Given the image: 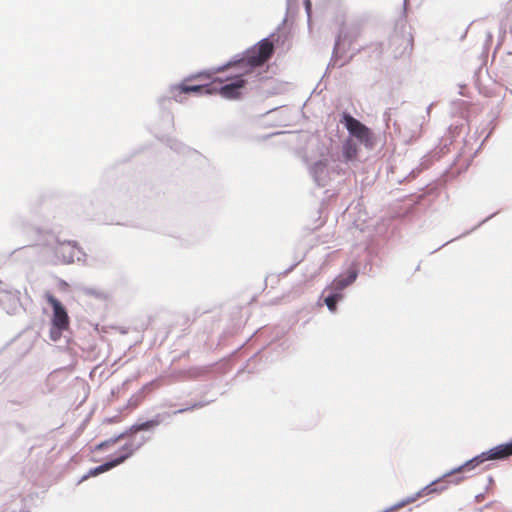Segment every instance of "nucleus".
<instances>
[{
    "label": "nucleus",
    "instance_id": "obj_20",
    "mask_svg": "<svg viewBox=\"0 0 512 512\" xmlns=\"http://www.w3.org/2000/svg\"><path fill=\"white\" fill-rule=\"evenodd\" d=\"M463 480H464V477H456L455 479L451 480L450 482H452L454 484H459Z\"/></svg>",
    "mask_w": 512,
    "mask_h": 512
},
{
    "label": "nucleus",
    "instance_id": "obj_3",
    "mask_svg": "<svg viewBox=\"0 0 512 512\" xmlns=\"http://www.w3.org/2000/svg\"><path fill=\"white\" fill-rule=\"evenodd\" d=\"M511 455H512V441L510 443L498 445V446L490 449L488 452L482 453L481 455L474 457L473 459L465 462L463 465L459 466L458 468L445 474L444 478H449L455 474H460L463 472H470L486 460L503 459V458H506Z\"/></svg>",
    "mask_w": 512,
    "mask_h": 512
},
{
    "label": "nucleus",
    "instance_id": "obj_4",
    "mask_svg": "<svg viewBox=\"0 0 512 512\" xmlns=\"http://www.w3.org/2000/svg\"><path fill=\"white\" fill-rule=\"evenodd\" d=\"M45 297L53 309L50 337L52 340L57 341L61 337L62 332L69 329L70 318L65 307L57 298L52 294H46Z\"/></svg>",
    "mask_w": 512,
    "mask_h": 512
},
{
    "label": "nucleus",
    "instance_id": "obj_19",
    "mask_svg": "<svg viewBox=\"0 0 512 512\" xmlns=\"http://www.w3.org/2000/svg\"><path fill=\"white\" fill-rule=\"evenodd\" d=\"M305 8L308 14H310L311 11V2L310 0H305Z\"/></svg>",
    "mask_w": 512,
    "mask_h": 512
},
{
    "label": "nucleus",
    "instance_id": "obj_14",
    "mask_svg": "<svg viewBox=\"0 0 512 512\" xmlns=\"http://www.w3.org/2000/svg\"><path fill=\"white\" fill-rule=\"evenodd\" d=\"M125 434L122 433V434H119L118 436L114 437V438H111L109 440H105L103 442H101L100 444L97 445V449L98 450H104V449H107L108 447L116 444L119 440H121L122 438H124Z\"/></svg>",
    "mask_w": 512,
    "mask_h": 512
},
{
    "label": "nucleus",
    "instance_id": "obj_22",
    "mask_svg": "<svg viewBox=\"0 0 512 512\" xmlns=\"http://www.w3.org/2000/svg\"><path fill=\"white\" fill-rule=\"evenodd\" d=\"M377 46L379 47L380 50L382 49V45L381 44H377Z\"/></svg>",
    "mask_w": 512,
    "mask_h": 512
},
{
    "label": "nucleus",
    "instance_id": "obj_12",
    "mask_svg": "<svg viewBox=\"0 0 512 512\" xmlns=\"http://www.w3.org/2000/svg\"><path fill=\"white\" fill-rule=\"evenodd\" d=\"M136 449L137 447L133 446V444L131 443L125 444L120 449V456L114 459L113 461H119V464L123 463L127 458H129L134 453Z\"/></svg>",
    "mask_w": 512,
    "mask_h": 512
},
{
    "label": "nucleus",
    "instance_id": "obj_5",
    "mask_svg": "<svg viewBox=\"0 0 512 512\" xmlns=\"http://www.w3.org/2000/svg\"><path fill=\"white\" fill-rule=\"evenodd\" d=\"M195 79L208 81V80L212 79V74L209 72H200L198 74H195V75H192V76L186 78L182 83H180L179 85L173 86L171 88L172 98L175 101L181 102L184 99V97H183L184 94H187L190 92L198 93V94H202V93L207 94L206 89H212V82L210 84H196V85L188 84L189 81H192Z\"/></svg>",
    "mask_w": 512,
    "mask_h": 512
},
{
    "label": "nucleus",
    "instance_id": "obj_11",
    "mask_svg": "<svg viewBox=\"0 0 512 512\" xmlns=\"http://www.w3.org/2000/svg\"><path fill=\"white\" fill-rule=\"evenodd\" d=\"M358 154V148L351 140L346 141L343 146V155L346 160H353Z\"/></svg>",
    "mask_w": 512,
    "mask_h": 512
},
{
    "label": "nucleus",
    "instance_id": "obj_15",
    "mask_svg": "<svg viewBox=\"0 0 512 512\" xmlns=\"http://www.w3.org/2000/svg\"><path fill=\"white\" fill-rule=\"evenodd\" d=\"M339 294H333L325 298V304L329 308L330 311L335 312L337 307V302L340 299Z\"/></svg>",
    "mask_w": 512,
    "mask_h": 512
},
{
    "label": "nucleus",
    "instance_id": "obj_21",
    "mask_svg": "<svg viewBox=\"0 0 512 512\" xmlns=\"http://www.w3.org/2000/svg\"><path fill=\"white\" fill-rule=\"evenodd\" d=\"M116 421H118L116 418H111V419L107 420V422H109V423L116 422Z\"/></svg>",
    "mask_w": 512,
    "mask_h": 512
},
{
    "label": "nucleus",
    "instance_id": "obj_9",
    "mask_svg": "<svg viewBox=\"0 0 512 512\" xmlns=\"http://www.w3.org/2000/svg\"><path fill=\"white\" fill-rule=\"evenodd\" d=\"M356 277H357L356 272H351L346 277L339 276L332 282V286L335 290L340 291V290L344 289L345 287H347L348 285L352 284L355 281Z\"/></svg>",
    "mask_w": 512,
    "mask_h": 512
},
{
    "label": "nucleus",
    "instance_id": "obj_18",
    "mask_svg": "<svg viewBox=\"0 0 512 512\" xmlns=\"http://www.w3.org/2000/svg\"><path fill=\"white\" fill-rule=\"evenodd\" d=\"M72 247H73V246L70 244V242H68V243H62V244H60V246H59V251L64 252V251H66L67 249H70V248H72Z\"/></svg>",
    "mask_w": 512,
    "mask_h": 512
},
{
    "label": "nucleus",
    "instance_id": "obj_2",
    "mask_svg": "<svg viewBox=\"0 0 512 512\" xmlns=\"http://www.w3.org/2000/svg\"><path fill=\"white\" fill-rule=\"evenodd\" d=\"M273 53L274 44L266 38L248 49L241 59L233 63L237 70L249 69V74H251L256 67L265 64Z\"/></svg>",
    "mask_w": 512,
    "mask_h": 512
},
{
    "label": "nucleus",
    "instance_id": "obj_6",
    "mask_svg": "<svg viewBox=\"0 0 512 512\" xmlns=\"http://www.w3.org/2000/svg\"><path fill=\"white\" fill-rule=\"evenodd\" d=\"M413 36L410 31L395 32L389 40V48L395 59L409 57L413 51Z\"/></svg>",
    "mask_w": 512,
    "mask_h": 512
},
{
    "label": "nucleus",
    "instance_id": "obj_17",
    "mask_svg": "<svg viewBox=\"0 0 512 512\" xmlns=\"http://www.w3.org/2000/svg\"><path fill=\"white\" fill-rule=\"evenodd\" d=\"M142 401L141 397L138 396H132L128 401V406L132 409L136 408Z\"/></svg>",
    "mask_w": 512,
    "mask_h": 512
},
{
    "label": "nucleus",
    "instance_id": "obj_16",
    "mask_svg": "<svg viewBox=\"0 0 512 512\" xmlns=\"http://www.w3.org/2000/svg\"><path fill=\"white\" fill-rule=\"evenodd\" d=\"M358 35H359V32H357V31H351L349 33H345L344 35L341 34L337 38L336 46L339 47L342 44H344L348 37L356 38V37H358Z\"/></svg>",
    "mask_w": 512,
    "mask_h": 512
},
{
    "label": "nucleus",
    "instance_id": "obj_13",
    "mask_svg": "<svg viewBox=\"0 0 512 512\" xmlns=\"http://www.w3.org/2000/svg\"><path fill=\"white\" fill-rule=\"evenodd\" d=\"M160 424V420L158 419H152V420H148L146 422H143L141 424H135L131 427V431L132 432H139V431H145V430H149L151 428H154L156 426H158Z\"/></svg>",
    "mask_w": 512,
    "mask_h": 512
},
{
    "label": "nucleus",
    "instance_id": "obj_10",
    "mask_svg": "<svg viewBox=\"0 0 512 512\" xmlns=\"http://www.w3.org/2000/svg\"><path fill=\"white\" fill-rule=\"evenodd\" d=\"M117 465H119V461L112 460V461L106 462L98 467L91 469L89 471L88 475L84 476L83 479H87L89 476H97L98 474L104 473V472L116 467Z\"/></svg>",
    "mask_w": 512,
    "mask_h": 512
},
{
    "label": "nucleus",
    "instance_id": "obj_1",
    "mask_svg": "<svg viewBox=\"0 0 512 512\" xmlns=\"http://www.w3.org/2000/svg\"><path fill=\"white\" fill-rule=\"evenodd\" d=\"M218 72L221 76L212 80V89H206V93H218L228 100L240 99L247 84L245 77L249 75V69L237 70L234 63H229Z\"/></svg>",
    "mask_w": 512,
    "mask_h": 512
},
{
    "label": "nucleus",
    "instance_id": "obj_7",
    "mask_svg": "<svg viewBox=\"0 0 512 512\" xmlns=\"http://www.w3.org/2000/svg\"><path fill=\"white\" fill-rule=\"evenodd\" d=\"M342 122L345 124L349 133L366 147H371L373 145V137L370 129L359 120L347 113H344Z\"/></svg>",
    "mask_w": 512,
    "mask_h": 512
},
{
    "label": "nucleus",
    "instance_id": "obj_8",
    "mask_svg": "<svg viewBox=\"0 0 512 512\" xmlns=\"http://www.w3.org/2000/svg\"><path fill=\"white\" fill-rule=\"evenodd\" d=\"M438 483H439V480L435 481V482H432L431 484H429L428 486L423 488L422 491L417 493L415 496L409 497L406 500H403L402 502L396 504L395 508H402V507H404L407 504L413 503V502H415L421 496L428 495V494H431V493H434V492H442L446 487L438 488V486H437Z\"/></svg>",
    "mask_w": 512,
    "mask_h": 512
}]
</instances>
